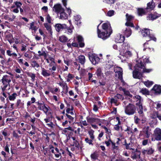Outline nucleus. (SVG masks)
<instances>
[{
	"mask_svg": "<svg viewBox=\"0 0 161 161\" xmlns=\"http://www.w3.org/2000/svg\"><path fill=\"white\" fill-rule=\"evenodd\" d=\"M150 69H147L142 62L138 63L135 67V69L133 71V76L134 78L141 79L143 77V73H149Z\"/></svg>",
	"mask_w": 161,
	"mask_h": 161,
	"instance_id": "obj_1",
	"label": "nucleus"
},
{
	"mask_svg": "<svg viewBox=\"0 0 161 161\" xmlns=\"http://www.w3.org/2000/svg\"><path fill=\"white\" fill-rule=\"evenodd\" d=\"M129 47L128 43H124L121 48L120 50V55L127 58L131 57L132 55V53L130 51L127 50Z\"/></svg>",
	"mask_w": 161,
	"mask_h": 161,
	"instance_id": "obj_2",
	"label": "nucleus"
},
{
	"mask_svg": "<svg viewBox=\"0 0 161 161\" xmlns=\"http://www.w3.org/2000/svg\"><path fill=\"white\" fill-rule=\"evenodd\" d=\"M0 81L2 83V85L1 86L2 90L4 92L8 86H10V83L11 82L10 77L8 75H4L0 80Z\"/></svg>",
	"mask_w": 161,
	"mask_h": 161,
	"instance_id": "obj_3",
	"label": "nucleus"
},
{
	"mask_svg": "<svg viewBox=\"0 0 161 161\" xmlns=\"http://www.w3.org/2000/svg\"><path fill=\"white\" fill-rule=\"evenodd\" d=\"M136 108L135 105L129 103V105L125 106V113L127 115H133L136 113Z\"/></svg>",
	"mask_w": 161,
	"mask_h": 161,
	"instance_id": "obj_4",
	"label": "nucleus"
},
{
	"mask_svg": "<svg viewBox=\"0 0 161 161\" xmlns=\"http://www.w3.org/2000/svg\"><path fill=\"white\" fill-rule=\"evenodd\" d=\"M141 33L143 36L144 37H148L149 39V40L145 42L144 44V46L145 48H148L149 49L150 48V45H148L149 44V42L151 39V37L150 36V31L149 29L147 28L144 29L142 30L141 31Z\"/></svg>",
	"mask_w": 161,
	"mask_h": 161,
	"instance_id": "obj_5",
	"label": "nucleus"
},
{
	"mask_svg": "<svg viewBox=\"0 0 161 161\" xmlns=\"http://www.w3.org/2000/svg\"><path fill=\"white\" fill-rule=\"evenodd\" d=\"M147 8L145 9L142 8H138L137 13L139 16H142L151 11V3L150 2L147 3Z\"/></svg>",
	"mask_w": 161,
	"mask_h": 161,
	"instance_id": "obj_6",
	"label": "nucleus"
},
{
	"mask_svg": "<svg viewBox=\"0 0 161 161\" xmlns=\"http://www.w3.org/2000/svg\"><path fill=\"white\" fill-rule=\"evenodd\" d=\"M114 71L115 73V78L117 79H122L123 70L121 68L119 67H115Z\"/></svg>",
	"mask_w": 161,
	"mask_h": 161,
	"instance_id": "obj_7",
	"label": "nucleus"
},
{
	"mask_svg": "<svg viewBox=\"0 0 161 161\" xmlns=\"http://www.w3.org/2000/svg\"><path fill=\"white\" fill-rule=\"evenodd\" d=\"M100 24L97 26V34L98 36L99 37L105 40L109 36L111 35L110 33L103 31H101L98 28V26Z\"/></svg>",
	"mask_w": 161,
	"mask_h": 161,
	"instance_id": "obj_8",
	"label": "nucleus"
},
{
	"mask_svg": "<svg viewBox=\"0 0 161 161\" xmlns=\"http://www.w3.org/2000/svg\"><path fill=\"white\" fill-rule=\"evenodd\" d=\"M123 97L122 95L120 94H117L113 97L111 99V103H114L116 106L119 105V103L118 102V101L119 99H123Z\"/></svg>",
	"mask_w": 161,
	"mask_h": 161,
	"instance_id": "obj_9",
	"label": "nucleus"
},
{
	"mask_svg": "<svg viewBox=\"0 0 161 161\" xmlns=\"http://www.w3.org/2000/svg\"><path fill=\"white\" fill-rule=\"evenodd\" d=\"M102 29L103 31L108 32L110 34L112 33L110 25L108 23H104L103 24Z\"/></svg>",
	"mask_w": 161,
	"mask_h": 161,
	"instance_id": "obj_10",
	"label": "nucleus"
},
{
	"mask_svg": "<svg viewBox=\"0 0 161 161\" xmlns=\"http://www.w3.org/2000/svg\"><path fill=\"white\" fill-rule=\"evenodd\" d=\"M86 119L87 122L89 123L90 125L95 123H98L101 122V119L98 118H95L93 117L87 116L86 117Z\"/></svg>",
	"mask_w": 161,
	"mask_h": 161,
	"instance_id": "obj_11",
	"label": "nucleus"
},
{
	"mask_svg": "<svg viewBox=\"0 0 161 161\" xmlns=\"http://www.w3.org/2000/svg\"><path fill=\"white\" fill-rule=\"evenodd\" d=\"M153 136L156 140H161V130L158 128H156L154 131Z\"/></svg>",
	"mask_w": 161,
	"mask_h": 161,
	"instance_id": "obj_12",
	"label": "nucleus"
},
{
	"mask_svg": "<svg viewBox=\"0 0 161 161\" xmlns=\"http://www.w3.org/2000/svg\"><path fill=\"white\" fill-rule=\"evenodd\" d=\"M89 58L92 63L93 64H96L98 63L99 61V58L97 55L92 54L90 56Z\"/></svg>",
	"mask_w": 161,
	"mask_h": 161,
	"instance_id": "obj_13",
	"label": "nucleus"
},
{
	"mask_svg": "<svg viewBox=\"0 0 161 161\" xmlns=\"http://www.w3.org/2000/svg\"><path fill=\"white\" fill-rule=\"evenodd\" d=\"M152 90L154 92L156 95H160L161 94V86L156 85L153 87Z\"/></svg>",
	"mask_w": 161,
	"mask_h": 161,
	"instance_id": "obj_14",
	"label": "nucleus"
},
{
	"mask_svg": "<svg viewBox=\"0 0 161 161\" xmlns=\"http://www.w3.org/2000/svg\"><path fill=\"white\" fill-rule=\"evenodd\" d=\"M38 108L41 110H42L46 114L49 110V108L45 106L44 103H38Z\"/></svg>",
	"mask_w": 161,
	"mask_h": 161,
	"instance_id": "obj_15",
	"label": "nucleus"
},
{
	"mask_svg": "<svg viewBox=\"0 0 161 161\" xmlns=\"http://www.w3.org/2000/svg\"><path fill=\"white\" fill-rule=\"evenodd\" d=\"M55 27L57 31L59 32L62 29L67 28V26L65 24H57L55 25Z\"/></svg>",
	"mask_w": 161,
	"mask_h": 161,
	"instance_id": "obj_16",
	"label": "nucleus"
},
{
	"mask_svg": "<svg viewBox=\"0 0 161 161\" xmlns=\"http://www.w3.org/2000/svg\"><path fill=\"white\" fill-rule=\"evenodd\" d=\"M53 10L57 13H60L64 10V9L62 7L60 4H57L53 7Z\"/></svg>",
	"mask_w": 161,
	"mask_h": 161,
	"instance_id": "obj_17",
	"label": "nucleus"
},
{
	"mask_svg": "<svg viewBox=\"0 0 161 161\" xmlns=\"http://www.w3.org/2000/svg\"><path fill=\"white\" fill-rule=\"evenodd\" d=\"M136 106H137L138 112L140 115V117H143L144 116V115L143 114L142 104L141 103Z\"/></svg>",
	"mask_w": 161,
	"mask_h": 161,
	"instance_id": "obj_18",
	"label": "nucleus"
},
{
	"mask_svg": "<svg viewBox=\"0 0 161 161\" xmlns=\"http://www.w3.org/2000/svg\"><path fill=\"white\" fill-rule=\"evenodd\" d=\"M133 98L137 102L136 103V105H138V104L142 103L143 100L140 96L136 95L133 97Z\"/></svg>",
	"mask_w": 161,
	"mask_h": 161,
	"instance_id": "obj_19",
	"label": "nucleus"
},
{
	"mask_svg": "<svg viewBox=\"0 0 161 161\" xmlns=\"http://www.w3.org/2000/svg\"><path fill=\"white\" fill-rule=\"evenodd\" d=\"M77 40L79 44L80 47H83L84 46V43L83 42V37L80 36H77Z\"/></svg>",
	"mask_w": 161,
	"mask_h": 161,
	"instance_id": "obj_20",
	"label": "nucleus"
},
{
	"mask_svg": "<svg viewBox=\"0 0 161 161\" xmlns=\"http://www.w3.org/2000/svg\"><path fill=\"white\" fill-rule=\"evenodd\" d=\"M124 35L127 37H128L131 35V31L129 27H127L123 31Z\"/></svg>",
	"mask_w": 161,
	"mask_h": 161,
	"instance_id": "obj_21",
	"label": "nucleus"
},
{
	"mask_svg": "<svg viewBox=\"0 0 161 161\" xmlns=\"http://www.w3.org/2000/svg\"><path fill=\"white\" fill-rule=\"evenodd\" d=\"M42 74L44 77L49 76L51 75V74L48 70L45 69L44 68L42 69Z\"/></svg>",
	"mask_w": 161,
	"mask_h": 161,
	"instance_id": "obj_22",
	"label": "nucleus"
},
{
	"mask_svg": "<svg viewBox=\"0 0 161 161\" xmlns=\"http://www.w3.org/2000/svg\"><path fill=\"white\" fill-rule=\"evenodd\" d=\"M116 41L119 43H122L125 40V37L123 36L119 35L117 36L116 38Z\"/></svg>",
	"mask_w": 161,
	"mask_h": 161,
	"instance_id": "obj_23",
	"label": "nucleus"
},
{
	"mask_svg": "<svg viewBox=\"0 0 161 161\" xmlns=\"http://www.w3.org/2000/svg\"><path fill=\"white\" fill-rule=\"evenodd\" d=\"M78 60L81 64H83L85 62L86 59L84 55H80L78 57Z\"/></svg>",
	"mask_w": 161,
	"mask_h": 161,
	"instance_id": "obj_24",
	"label": "nucleus"
},
{
	"mask_svg": "<svg viewBox=\"0 0 161 161\" xmlns=\"http://www.w3.org/2000/svg\"><path fill=\"white\" fill-rule=\"evenodd\" d=\"M44 26L46 28V30L48 32V33H50L51 35H52L53 32L52 31L51 26L49 24L47 23H44Z\"/></svg>",
	"mask_w": 161,
	"mask_h": 161,
	"instance_id": "obj_25",
	"label": "nucleus"
},
{
	"mask_svg": "<svg viewBox=\"0 0 161 161\" xmlns=\"http://www.w3.org/2000/svg\"><path fill=\"white\" fill-rule=\"evenodd\" d=\"M68 15L64 12V10L60 13V18L61 19H65L67 18Z\"/></svg>",
	"mask_w": 161,
	"mask_h": 161,
	"instance_id": "obj_26",
	"label": "nucleus"
},
{
	"mask_svg": "<svg viewBox=\"0 0 161 161\" xmlns=\"http://www.w3.org/2000/svg\"><path fill=\"white\" fill-rule=\"evenodd\" d=\"M97 76L99 78L101 79L103 76V74L102 73L101 70L100 68H98L96 72Z\"/></svg>",
	"mask_w": 161,
	"mask_h": 161,
	"instance_id": "obj_27",
	"label": "nucleus"
},
{
	"mask_svg": "<svg viewBox=\"0 0 161 161\" xmlns=\"http://www.w3.org/2000/svg\"><path fill=\"white\" fill-rule=\"evenodd\" d=\"M140 92L145 95H149V91L146 88H143L141 90Z\"/></svg>",
	"mask_w": 161,
	"mask_h": 161,
	"instance_id": "obj_28",
	"label": "nucleus"
},
{
	"mask_svg": "<svg viewBox=\"0 0 161 161\" xmlns=\"http://www.w3.org/2000/svg\"><path fill=\"white\" fill-rule=\"evenodd\" d=\"M37 29L38 28L36 26L34 25V22H32L30 23V27L29 28L30 29L33 30L34 31H36L37 30Z\"/></svg>",
	"mask_w": 161,
	"mask_h": 161,
	"instance_id": "obj_29",
	"label": "nucleus"
},
{
	"mask_svg": "<svg viewBox=\"0 0 161 161\" xmlns=\"http://www.w3.org/2000/svg\"><path fill=\"white\" fill-rule=\"evenodd\" d=\"M94 131L92 129L88 131V134L89 135L90 137L92 140H94L95 138V136L94 135Z\"/></svg>",
	"mask_w": 161,
	"mask_h": 161,
	"instance_id": "obj_30",
	"label": "nucleus"
},
{
	"mask_svg": "<svg viewBox=\"0 0 161 161\" xmlns=\"http://www.w3.org/2000/svg\"><path fill=\"white\" fill-rule=\"evenodd\" d=\"M113 66V64L111 61H108L106 63L105 67L107 69H110Z\"/></svg>",
	"mask_w": 161,
	"mask_h": 161,
	"instance_id": "obj_31",
	"label": "nucleus"
},
{
	"mask_svg": "<svg viewBox=\"0 0 161 161\" xmlns=\"http://www.w3.org/2000/svg\"><path fill=\"white\" fill-rule=\"evenodd\" d=\"M26 73L28 76L30 77L32 81L35 80V75L34 74L30 72H26Z\"/></svg>",
	"mask_w": 161,
	"mask_h": 161,
	"instance_id": "obj_32",
	"label": "nucleus"
},
{
	"mask_svg": "<svg viewBox=\"0 0 161 161\" xmlns=\"http://www.w3.org/2000/svg\"><path fill=\"white\" fill-rule=\"evenodd\" d=\"M68 38L64 36H62L59 37V40L62 42H65L68 40Z\"/></svg>",
	"mask_w": 161,
	"mask_h": 161,
	"instance_id": "obj_33",
	"label": "nucleus"
},
{
	"mask_svg": "<svg viewBox=\"0 0 161 161\" xmlns=\"http://www.w3.org/2000/svg\"><path fill=\"white\" fill-rule=\"evenodd\" d=\"M17 95L16 93H13L9 97V99L11 101H14L16 98Z\"/></svg>",
	"mask_w": 161,
	"mask_h": 161,
	"instance_id": "obj_34",
	"label": "nucleus"
},
{
	"mask_svg": "<svg viewBox=\"0 0 161 161\" xmlns=\"http://www.w3.org/2000/svg\"><path fill=\"white\" fill-rule=\"evenodd\" d=\"M93 140L91 139H90L89 138L87 137L85 139V141L86 143H88L89 145L93 146V144L92 142Z\"/></svg>",
	"mask_w": 161,
	"mask_h": 161,
	"instance_id": "obj_35",
	"label": "nucleus"
},
{
	"mask_svg": "<svg viewBox=\"0 0 161 161\" xmlns=\"http://www.w3.org/2000/svg\"><path fill=\"white\" fill-rule=\"evenodd\" d=\"M120 123L119 121H118V123L117 124L115 125L114 127V129L117 130H119L120 129H121V126L120 125Z\"/></svg>",
	"mask_w": 161,
	"mask_h": 161,
	"instance_id": "obj_36",
	"label": "nucleus"
},
{
	"mask_svg": "<svg viewBox=\"0 0 161 161\" xmlns=\"http://www.w3.org/2000/svg\"><path fill=\"white\" fill-rule=\"evenodd\" d=\"M58 84L62 87L63 89H64L65 87L67 86L66 83L64 82L63 81L59 82Z\"/></svg>",
	"mask_w": 161,
	"mask_h": 161,
	"instance_id": "obj_37",
	"label": "nucleus"
},
{
	"mask_svg": "<svg viewBox=\"0 0 161 161\" xmlns=\"http://www.w3.org/2000/svg\"><path fill=\"white\" fill-rule=\"evenodd\" d=\"M127 20L128 21H130L134 17L131 15H129L128 14L126 15Z\"/></svg>",
	"mask_w": 161,
	"mask_h": 161,
	"instance_id": "obj_38",
	"label": "nucleus"
},
{
	"mask_svg": "<svg viewBox=\"0 0 161 161\" xmlns=\"http://www.w3.org/2000/svg\"><path fill=\"white\" fill-rule=\"evenodd\" d=\"M31 65L33 67L38 68L39 66V64L35 61L32 62Z\"/></svg>",
	"mask_w": 161,
	"mask_h": 161,
	"instance_id": "obj_39",
	"label": "nucleus"
},
{
	"mask_svg": "<svg viewBox=\"0 0 161 161\" xmlns=\"http://www.w3.org/2000/svg\"><path fill=\"white\" fill-rule=\"evenodd\" d=\"M49 61L50 62V63L49 64V66H52V65L53 64H55V62H54V59L52 57H50L49 58Z\"/></svg>",
	"mask_w": 161,
	"mask_h": 161,
	"instance_id": "obj_40",
	"label": "nucleus"
},
{
	"mask_svg": "<svg viewBox=\"0 0 161 161\" xmlns=\"http://www.w3.org/2000/svg\"><path fill=\"white\" fill-rule=\"evenodd\" d=\"M73 29V27L72 26H70L69 28L67 29L66 32L68 34H70L72 32Z\"/></svg>",
	"mask_w": 161,
	"mask_h": 161,
	"instance_id": "obj_41",
	"label": "nucleus"
},
{
	"mask_svg": "<svg viewBox=\"0 0 161 161\" xmlns=\"http://www.w3.org/2000/svg\"><path fill=\"white\" fill-rule=\"evenodd\" d=\"M1 132L2 134L4 136L5 138L6 136L9 135L8 133V132L6 129H4Z\"/></svg>",
	"mask_w": 161,
	"mask_h": 161,
	"instance_id": "obj_42",
	"label": "nucleus"
},
{
	"mask_svg": "<svg viewBox=\"0 0 161 161\" xmlns=\"http://www.w3.org/2000/svg\"><path fill=\"white\" fill-rule=\"evenodd\" d=\"M114 11L113 10L109 11L107 13V15L109 17H111L114 14Z\"/></svg>",
	"mask_w": 161,
	"mask_h": 161,
	"instance_id": "obj_43",
	"label": "nucleus"
},
{
	"mask_svg": "<svg viewBox=\"0 0 161 161\" xmlns=\"http://www.w3.org/2000/svg\"><path fill=\"white\" fill-rule=\"evenodd\" d=\"M144 84L148 87H149L151 86V82L148 80L143 82Z\"/></svg>",
	"mask_w": 161,
	"mask_h": 161,
	"instance_id": "obj_44",
	"label": "nucleus"
},
{
	"mask_svg": "<svg viewBox=\"0 0 161 161\" xmlns=\"http://www.w3.org/2000/svg\"><path fill=\"white\" fill-rule=\"evenodd\" d=\"M91 157L92 159L95 160L97 159V154L96 153H93L92 154H91Z\"/></svg>",
	"mask_w": 161,
	"mask_h": 161,
	"instance_id": "obj_45",
	"label": "nucleus"
},
{
	"mask_svg": "<svg viewBox=\"0 0 161 161\" xmlns=\"http://www.w3.org/2000/svg\"><path fill=\"white\" fill-rule=\"evenodd\" d=\"M159 17V15L157 13L153 14L152 15V20L155 19Z\"/></svg>",
	"mask_w": 161,
	"mask_h": 161,
	"instance_id": "obj_46",
	"label": "nucleus"
},
{
	"mask_svg": "<svg viewBox=\"0 0 161 161\" xmlns=\"http://www.w3.org/2000/svg\"><path fill=\"white\" fill-rule=\"evenodd\" d=\"M104 2L109 4H112L114 3L115 0H103Z\"/></svg>",
	"mask_w": 161,
	"mask_h": 161,
	"instance_id": "obj_47",
	"label": "nucleus"
},
{
	"mask_svg": "<svg viewBox=\"0 0 161 161\" xmlns=\"http://www.w3.org/2000/svg\"><path fill=\"white\" fill-rule=\"evenodd\" d=\"M80 15H76L74 16V19L75 21L77 22H79V23H80Z\"/></svg>",
	"mask_w": 161,
	"mask_h": 161,
	"instance_id": "obj_48",
	"label": "nucleus"
},
{
	"mask_svg": "<svg viewBox=\"0 0 161 161\" xmlns=\"http://www.w3.org/2000/svg\"><path fill=\"white\" fill-rule=\"evenodd\" d=\"M24 56L26 58H31L32 57V56L29 54L28 52H27L25 53L24 54Z\"/></svg>",
	"mask_w": 161,
	"mask_h": 161,
	"instance_id": "obj_49",
	"label": "nucleus"
},
{
	"mask_svg": "<svg viewBox=\"0 0 161 161\" xmlns=\"http://www.w3.org/2000/svg\"><path fill=\"white\" fill-rule=\"evenodd\" d=\"M14 3L18 8H21L20 7L22 5L21 3L17 1L15 2Z\"/></svg>",
	"mask_w": 161,
	"mask_h": 161,
	"instance_id": "obj_50",
	"label": "nucleus"
},
{
	"mask_svg": "<svg viewBox=\"0 0 161 161\" xmlns=\"http://www.w3.org/2000/svg\"><path fill=\"white\" fill-rule=\"evenodd\" d=\"M143 153L144 154H151V150L150 149L144 150L143 151Z\"/></svg>",
	"mask_w": 161,
	"mask_h": 161,
	"instance_id": "obj_51",
	"label": "nucleus"
},
{
	"mask_svg": "<svg viewBox=\"0 0 161 161\" xmlns=\"http://www.w3.org/2000/svg\"><path fill=\"white\" fill-rule=\"evenodd\" d=\"M134 119L135 123L136 124H137L140 121V120L141 119V117L140 118L139 117V118H138L137 117L135 116L134 117Z\"/></svg>",
	"mask_w": 161,
	"mask_h": 161,
	"instance_id": "obj_52",
	"label": "nucleus"
},
{
	"mask_svg": "<svg viewBox=\"0 0 161 161\" xmlns=\"http://www.w3.org/2000/svg\"><path fill=\"white\" fill-rule=\"evenodd\" d=\"M46 19L49 23H51V18L49 14L47 15Z\"/></svg>",
	"mask_w": 161,
	"mask_h": 161,
	"instance_id": "obj_53",
	"label": "nucleus"
},
{
	"mask_svg": "<svg viewBox=\"0 0 161 161\" xmlns=\"http://www.w3.org/2000/svg\"><path fill=\"white\" fill-rule=\"evenodd\" d=\"M125 25L127 26H130L131 27H134V25L133 24L129 21H128L126 22L125 24Z\"/></svg>",
	"mask_w": 161,
	"mask_h": 161,
	"instance_id": "obj_54",
	"label": "nucleus"
},
{
	"mask_svg": "<svg viewBox=\"0 0 161 161\" xmlns=\"http://www.w3.org/2000/svg\"><path fill=\"white\" fill-rule=\"evenodd\" d=\"M9 145L8 144H7L6 145V146L5 147V148H4L5 151L8 153H9Z\"/></svg>",
	"mask_w": 161,
	"mask_h": 161,
	"instance_id": "obj_55",
	"label": "nucleus"
},
{
	"mask_svg": "<svg viewBox=\"0 0 161 161\" xmlns=\"http://www.w3.org/2000/svg\"><path fill=\"white\" fill-rule=\"evenodd\" d=\"M112 144V147L114 149H117L118 147L115 146V143L113 142L112 141H110Z\"/></svg>",
	"mask_w": 161,
	"mask_h": 161,
	"instance_id": "obj_56",
	"label": "nucleus"
},
{
	"mask_svg": "<svg viewBox=\"0 0 161 161\" xmlns=\"http://www.w3.org/2000/svg\"><path fill=\"white\" fill-rule=\"evenodd\" d=\"M104 133L103 132H101L98 135L97 139L100 141H101V138L103 136Z\"/></svg>",
	"mask_w": 161,
	"mask_h": 161,
	"instance_id": "obj_57",
	"label": "nucleus"
},
{
	"mask_svg": "<svg viewBox=\"0 0 161 161\" xmlns=\"http://www.w3.org/2000/svg\"><path fill=\"white\" fill-rule=\"evenodd\" d=\"M102 127L105 130L106 133L108 134L109 133H110V131H109V130L105 126L102 125Z\"/></svg>",
	"mask_w": 161,
	"mask_h": 161,
	"instance_id": "obj_58",
	"label": "nucleus"
},
{
	"mask_svg": "<svg viewBox=\"0 0 161 161\" xmlns=\"http://www.w3.org/2000/svg\"><path fill=\"white\" fill-rule=\"evenodd\" d=\"M13 135L14 137L16 138H18L19 137V135L15 131H13Z\"/></svg>",
	"mask_w": 161,
	"mask_h": 161,
	"instance_id": "obj_59",
	"label": "nucleus"
},
{
	"mask_svg": "<svg viewBox=\"0 0 161 161\" xmlns=\"http://www.w3.org/2000/svg\"><path fill=\"white\" fill-rule=\"evenodd\" d=\"M81 122L82 125L84 126H86L88 125V124L85 120H82Z\"/></svg>",
	"mask_w": 161,
	"mask_h": 161,
	"instance_id": "obj_60",
	"label": "nucleus"
},
{
	"mask_svg": "<svg viewBox=\"0 0 161 161\" xmlns=\"http://www.w3.org/2000/svg\"><path fill=\"white\" fill-rule=\"evenodd\" d=\"M6 38L7 40H8V39H13V37L12 35L11 34H8L6 35Z\"/></svg>",
	"mask_w": 161,
	"mask_h": 161,
	"instance_id": "obj_61",
	"label": "nucleus"
},
{
	"mask_svg": "<svg viewBox=\"0 0 161 161\" xmlns=\"http://www.w3.org/2000/svg\"><path fill=\"white\" fill-rule=\"evenodd\" d=\"M130 144L129 143V144H126L125 145V146H126V149H129V150H134V149H133L131 147H130Z\"/></svg>",
	"mask_w": 161,
	"mask_h": 161,
	"instance_id": "obj_62",
	"label": "nucleus"
},
{
	"mask_svg": "<svg viewBox=\"0 0 161 161\" xmlns=\"http://www.w3.org/2000/svg\"><path fill=\"white\" fill-rule=\"evenodd\" d=\"M124 92L125 94V95H126L127 96H129L131 97H132V95L130 94V92L129 91H124Z\"/></svg>",
	"mask_w": 161,
	"mask_h": 161,
	"instance_id": "obj_63",
	"label": "nucleus"
},
{
	"mask_svg": "<svg viewBox=\"0 0 161 161\" xmlns=\"http://www.w3.org/2000/svg\"><path fill=\"white\" fill-rule=\"evenodd\" d=\"M142 124H143L146 121L145 118H144V116L143 117H141V119L140 121Z\"/></svg>",
	"mask_w": 161,
	"mask_h": 161,
	"instance_id": "obj_64",
	"label": "nucleus"
}]
</instances>
